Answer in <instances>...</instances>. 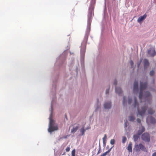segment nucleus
<instances>
[{
	"label": "nucleus",
	"mask_w": 156,
	"mask_h": 156,
	"mask_svg": "<svg viewBox=\"0 0 156 156\" xmlns=\"http://www.w3.org/2000/svg\"><path fill=\"white\" fill-rule=\"evenodd\" d=\"M147 85L146 82H140L139 98L141 101L140 108H139V104L136 98L138 89V82L137 80H135L134 81L133 92L130 93L127 97L124 96L122 102L124 105H126L127 103L129 104L133 105L135 108H137V116L139 115L142 119L145 115L147 109V106L145 104L149 102L152 97L150 93L147 91Z\"/></svg>",
	"instance_id": "1"
},
{
	"label": "nucleus",
	"mask_w": 156,
	"mask_h": 156,
	"mask_svg": "<svg viewBox=\"0 0 156 156\" xmlns=\"http://www.w3.org/2000/svg\"><path fill=\"white\" fill-rule=\"evenodd\" d=\"M52 111H51L49 116V126L48 129L49 132L51 133L53 131L58 130V129L57 125L55 124V121L52 119Z\"/></svg>",
	"instance_id": "2"
},
{
	"label": "nucleus",
	"mask_w": 156,
	"mask_h": 156,
	"mask_svg": "<svg viewBox=\"0 0 156 156\" xmlns=\"http://www.w3.org/2000/svg\"><path fill=\"white\" fill-rule=\"evenodd\" d=\"M140 150L144 151H146L147 149L144 145L140 143L138 144L136 143H135L133 148L134 151L138 152Z\"/></svg>",
	"instance_id": "3"
},
{
	"label": "nucleus",
	"mask_w": 156,
	"mask_h": 156,
	"mask_svg": "<svg viewBox=\"0 0 156 156\" xmlns=\"http://www.w3.org/2000/svg\"><path fill=\"white\" fill-rule=\"evenodd\" d=\"M147 56L153 57L155 56L156 52L155 50L154 47L152 46L149 48L147 51Z\"/></svg>",
	"instance_id": "4"
},
{
	"label": "nucleus",
	"mask_w": 156,
	"mask_h": 156,
	"mask_svg": "<svg viewBox=\"0 0 156 156\" xmlns=\"http://www.w3.org/2000/svg\"><path fill=\"white\" fill-rule=\"evenodd\" d=\"M141 138L145 142H149L150 141V137L148 133H145L143 134L141 136Z\"/></svg>",
	"instance_id": "5"
},
{
	"label": "nucleus",
	"mask_w": 156,
	"mask_h": 156,
	"mask_svg": "<svg viewBox=\"0 0 156 156\" xmlns=\"http://www.w3.org/2000/svg\"><path fill=\"white\" fill-rule=\"evenodd\" d=\"M93 9L94 7L92 5H91L90 6L89 9V13H88V21H90L91 19L94 15L93 14Z\"/></svg>",
	"instance_id": "6"
},
{
	"label": "nucleus",
	"mask_w": 156,
	"mask_h": 156,
	"mask_svg": "<svg viewBox=\"0 0 156 156\" xmlns=\"http://www.w3.org/2000/svg\"><path fill=\"white\" fill-rule=\"evenodd\" d=\"M146 121L148 124H154L156 123V120L151 116H148L147 118Z\"/></svg>",
	"instance_id": "7"
},
{
	"label": "nucleus",
	"mask_w": 156,
	"mask_h": 156,
	"mask_svg": "<svg viewBox=\"0 0 156 156\" xmlns=\"http://www.w3.org/2000/svg\"><path fill=\"white\" fill-rule=\"evenodd\" d=\"M111 103L110 101H106L104 102V107L105 110H109L111 108Z\"/></svg>",
	"instance_id": "8"
},
{
	"label": "nucleus",
	"mask_w": 156,
	"mask_h": 156,
	"mask_svg": "<svg viewBox=\"0 0 156 156\" xmlns=\"http://www.w3.org/2000/svg\"><path fill=\"white\" fill-rule=\"evenodd\" d=\"M143 63L144 66V69L145 70H146L149 67V63L148 60L147 59H144Z\"/></svg>",
	"instance_id": "9"
},
{
	"label": "nucleus",
	"mask_w": 156,
	"mask_h": 156,
	"mask_svg": "<svg viewBox=\"0 0 156 156\" xmlns=\"http://www.w3.org/2000/svg\"><path fill=\"white\" fill-rule=\"evenodd\" d=\"M147 16L145 14L144 15L140 16L137 19V21L140 24H141L143 21L146 19Z\"/></svg>",
	"instance_id": "10"
},
{
	"label": "nucleus",
	"mask_w": 156,
	"mask_h": 156,
	"mask_svg": "<svg viewBox=\"0 0 156 156\" xmlns=\"http://www.w3.org/2000/svg\"><path fill=\"white\" fill-rule=\"evenodd\" d=\"M144 131L145 129L144 127L143 126H141L139 127V130L138 131L137 134H138L139 135H140Z\"/></svg>",
	"instance_id": "11"
},
{
	"label": "nucleus",
	"mask_w": 156,
	"mask_h": 156,
	"mask_svg": "<svg viewBox=\"0 0 156 156\" xmlns=\"http://www.w3.org/2000/svg\"><path fill=\"white\" fill-rule=\"evenodd\" d=\"M115 90L116 93L118 94L119 95H120L122 93L121 89L119 87H116L115 89Z\"/></svg>",
	"instance_id": "12"
},
{
	"label": "nucleus",
	"mask_w": 156,
	"mask_h": 156,
	"mask_svg": "<svg viewBox=\"0 0 156 156\" xmlns=\"http://www.w3.org/2000/svg\"><path fill=\"white\" fill-rule=\"evenodd\" d=\"M132 143L131 142H130L129 143L128 146L127 147V150L129 152H132Z\"/></svg>",
	"instance_id": "13"
},
{
	"label": "nucleus",
	"mask_w": 156,
	"mask_h": 156,
	"mask_svg": "<svg viewBox=\"0 0 156 156\" xmlns=\"http://www.w3.org/2000/svg\"><path fill=\"white\" fill-rule=\"evenodd\" d=\"M147 111L148 113L150 115L153 114L155 112V111L151 108H149Z\"/></svg>",
	"instance_id": "14"
},
{
	"label": "nucleus",
	"mask_w": 156,
	"mask_h": 156,
	"mask_svg": "<svg viewBox=\"0 0 156 156\" xmlns=\"http://www.w3.org/2000/svg\"><path fill=\"white\" fill-rule=\"evenodd\" d=\"M78 128V126H77L76 127H73L71 130V133H74L77 130Z\"/></svg>",
	"instance_id": "15"
},
{
	"label": "nucleus",
	"mask_w": 156,
	"mask_h": 156,
	"mask_svg": "<svg viewBox=\"0 0 156 156\" xmlns=\"http://www.w3.org/2000/svg\"><path fill=\"white\" fill-rule=\"evenodd\" d=\"M135 118L133 115H130L129 117V120L130 121L133 122L135 120Z\"/></svg>",
	"instance_id": "16"
},
{
	"label": "nucleus",
	"mask_w": 156,
	"mask_h": 156,
	"mask_svg": "<svg viewBox=\"0 0 156 156\" xmlns=\"http://www.w3.org/2000/svg\"><path fill=\"white\" fill-rule=\"evenodd\" d=\"M140 135H139L138 134H137V135H134L133 136V139H134V142H136V141L139 138V136Z\"/></svg>",
	"instance_id": "17"
},
{
	"label": "nucleus",
	"mask_w": 156,
	"mask_h": 156,
	"mask_svg": "<svg viewBox=\"0 0 156 156\" xmlns=\"http://www.w3.org/2000/svg\"><path fill=\"white\" fill-rule=\"evenodd\" d=\"M112 147L110 149H109L107 151L103 153L100 156H105L107 155V153H109Z\"/></svg>",
	"instance_id": "18"
},
{
	"label": "nucleus",
	"mask_w": 156,
	"mask_h": 156,
	"mask_svg": "<svg viewBox=\"0 0 156 156\" xmlns=\"http://www.w3.org/2000/svg\"><path fill=\"white\" fill-rule=\"evenodd\" d=\"M85 130H86L84 129V126H83L80 129V132L81 133L82 135H83L84 134Z\"/></svg>",
	"instance_id": "19"
},
{
	"label": "nucleus",
	"mask_w": 156,
	"mask_h": 156,
	"mask_svg": "<svg viewBox=\"0 0 156 156\" xmlns=\"http://www.w3.org/2000/svg\"><path fill=\"white\" fill-rule=\"evenodd\" d=\"M126 138L125 136H123L122 137V143L124 144L126 141Z\"/></svg>",
	"instance_id": "20"
},
{
	"label": "nucleus",
	"mask_w": 156,
	"mask_h": 156,
	"mask_svg": "<svg viewBox=\"0 0 156 156\" xmlns=\"http://www.w3.org/2000/svg\"><path fill=\"white\" fill-rule=\"evenodd\" d=\"M154 70H152L150 72V76H153L154 74Z\"/></svg>",
	"instance_id": "21"
},
{
	"label": "nucleus",
	"mask_w": 156,
	"mask_h": 156,
	"mask_svg": "<svg viewBox=\"0 0 156 156\" xmlns=\"http://www.w3.org/2000/svg\"><path fill=\"white\" fill-rule=\"evenodd\" d=\"M76 151L75 149L73 150L72 151V156H75V153Z\"/></svg>",
	"instance_id": "22"
},
{
	"label": "nucleus",
	"mask_w": 156,
	"mask_h": 156,
	"mask_svg": "<svg viewBox=\"0 0 156 156\" xmlns=\"http://www.w3.org/2000/svg\"><path fill=\"white\" fill-rule=\"evenodd\" d=\"M110 144H115V140L114 139H112L110 140Z\"/></svg>",
	"instance_id": "23"
},
{
	"label": "nucleus",
	"mask_w": 156,
	"mask_h": 156,
	"mask_svg": "<svg viewBox=\"0 0 156 156\" xmlns=\"http://www.w3.org/2000/svg\"><path fill=\"white\" fill-rule=\"evenodd\" d=\"M107 138V136L105 134L104 135V137L103 138V142L105 143V140Z\"/></svg>",
	"instance_id": "24"
},
{
	"label": "nucleus",
	"mask_w": 156,
	"mask_h": 156,
	"mask_svg": "<svg viewBox=\"0 0 156 156\" xmlns=\"http://www.w3.org/2000/svg\"><path fill=\"white\" fill-rule=\"evenodd\" d=\"M109 88H110V87H109L108 89H107L106 90V91H105V94H109Z\"/></svg>",
	"instance_id": "25"
},
{
	"label": "nucleus",
	"mask_w": 156,
	"mask_h": 156,
	"mask_svg": "<svg viewBox=\"0 0 156 156\" xmlns=\"http://www.w3.org/2000/svg\"><path fill=\"white\" fill-rule=\"evenodd\" d=\"M70 148L69 147H68L66 148V151L67 152H69L70 151Z\"/></svg>",
	"instance_id": "26"
},
{
	"label": "nucleus",
	"mask_w": 156,
	"mask_h": 156,
	"mask_svg": "<svg viewBox=\"0 0 156 156\" xmlns=\"http://www.w3.org/2000/svg\"><path fill=\"white\" fill-rule=\"evenodd\" d=\"M136 120L137 122L138 123H140L141 122V120L139 118L137 119Z\"/></svg>",
	"instance_id": "27"
},
{
	"label": "nucleus",
	"mask_w": 156,
	"mask_h": 156,
	"mask_svg": "<svg viewBox=\"0 0 156 156\" xmlns=\"http://www.w3.org/2000/svg\"><path fill=\"white\" fill-rule=\"evenodd\" d=\"M152 156H156V151L152 154Z\"/></svg>",
	"instance_id": "28"
},
{
	"label": "nucleus",
	"mask_w": 156,
	"mask_h": 156,
	"mask_svg": "<svg viewBox=\"0 0 156 156\" xmlns=\"http://www.w3.org/2000/svg\"><path fill=\"white\" fill-rule=\"evenodd\" d=\"M117 83V81L116 80L114 81V84L115 85H116Z\"/></svg>",
	"instance_id": "29"
},
{
	"label": "nucleus",
	"mask_w": 156,
	"mask_h": 156,
	"mask_svg": "<svg viewBox=\"0 0 156 156\" xmlns=\"http://www.w3.org/2000/svg\"><path fill=\"white\" fill-rule=\"evenodd\" d=\"M151 91L152 92H154L155 90L154 89H151Z\"/></svg>",
	"instance_id": "30"
},
{
	"label": "nucleus",
	"mask_w": 156,
	"mask_h": 156,
	"mask_svg": "<svg viewBox=\"0 0 156 156\" xmlns=\"http://www.w3.org/2000/svg\"><path fill=\"white\" fill-rule=\"evenodd\" d=\"M130 62L131 66H132L133 65V62L132 61H131Z\"/></svg>",
	"instance_id": "31"
},
{
	"label": "nucleus",
	"mask_w": 156,
	"mask_h": 156,
	"mask_svg": "<svg viewBox=\"0 0 156 156\" xmlns=\"http://www.w3.org/2000/svg\"><path fill=\"white\" fill-rule=\"evenodd\" d=\"M140 63H141V61L139 63H137V66L138 67H139V66L140 65Z\"/></svg>",
	"instance_id": "32"
},
{
	"label": "nucleus",
	"mask_w": 156,
	"mask_h": 156,
	"mask_svg": "<svg viewBox=\"0 0 156 156\" xmlns=\"http://www.w3.org/2000/svg\"><path fill=\"white\" fill-rule=\"evenodd\" d=\"M90 127H87L85 129V130H87V129H90Z\"/></svg>",
	"instance_id": "33"
},
{
	"label": "nucleus",
	"mask_w": 156,
	"mask_h": 156,
	"mask_svg": "<svg viewBox=\"0 0 156 156\" xmlns=\"http://www.w3.org/2000/svg\"><path fill=\"white\" fill-rule=\"evenodd\" d=\"M125 126L126 127H127V125L126 123H125Z\"/></svg>",
	"instance_id": "34"
}]
</instances>
